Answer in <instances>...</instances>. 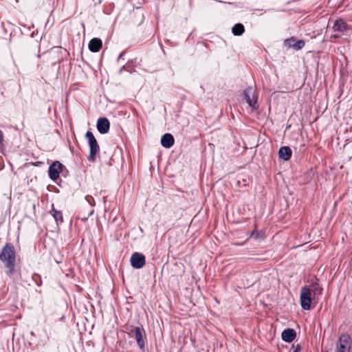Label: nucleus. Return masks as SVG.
Segmentation results:
<instances>
[{
    "instance_id": "nucleus-14",
    "label": "nucleus",
    "mask_w": 352,
    "mask_h": 352,
    "mask_svg": "<svg viewBox=\"0 0 352 352\" xmlns=\"http://www.w3.org/2000/svg\"><path fill=\"white\" fill-rule=\"evenodd\" d=\"M50 214L53 216L57 223L63 222L62 212L59 210H56L54 208V206L52 207V209L50 211Z\"/></svg>"
},
{
    "instance_id": "nucleus-24",
    "label": "nucleus",
    "mask_w": 352,
    "mask_h": 352,
    "mask_svg": "<svg viewBox=\"0 0 352 352\" xmlns=\"http://www.w3.org/2000/svg\"><path fill=\"white\" fill-rule=\"evenodd\" d=\"M316 291H318V293H319L320 294H322V288H319V289L316 288V289H315V292H316ZM314 294H316V292H314Z\"/></svg>"
},
{
    "instance_id": "nucleus-6",
    "label": "nucleus",
    "mask_w": 352,
    "mask_h": 352,
    "mask_svg": "<svg viewBox=\"0 0 352 352\" xmlns=\"http://www.w3.org/2000/svg\"><path fill=\"white\" fill-rule=\"evenodd\" d=\"M64 166L58 161L54 162L49 167V177L53 180L56 181L59 178V175Z\"/></svg>"
},
{
    "instance_id": "nucleus-17",
    "label": "nucleus",
    "mask_w": 352,
    "mask_h": 352,
    "mask_svg": "<svg viewBox=\"0 0 352 352\" xmlns=\"http://www.w3.org/2000/svg\"><path fill=\"white\" fill-rule=\"evenodd\" d=\"M102 45H87V49L91 52H98Z\"/></svg>"
},
{
    "instance_id": "nucleus-2",
    "label": "nucleus",
    "mask_w": 352,
    "mask_h": 352,
    "mask_svg": "<svg viewBox=\"0 0 352 352\" xmlns=\"http://www.w3.org/2000/svg\"><path fill=\"white\" fill-rule=\"evenodd\" d=\"M85 138L87 140L90 151L88 160L94 162L96 160V155L100 151V146L91 131H87L85 134Z\"/></svg>"
},
{
    "instance_id": "nucleus-20",
    "label": "nucleus",
    "mask_w": 352,
    "mask_h": 352,
    "mask_svg": "<svg viewBox=\"0 0 352 352\" xmlns=\"http://www.w3.org/2000/svg\"><path fill=\"white\" fill-rule=\"evenodd\" d=\"M295 50H299L302 48V45H292Z\"/></svg>"
},
{
    "instance_id": "nucleus-8",
    "label": "nucleus",
    "mask_w": 352,
    "mask_h": 352,
    "mask_svg": "<svg viewBox=\"0 0 352 352\" xmlns=\"http://www.w3.org/2000/svg\"><path fill=\"white\" fill-rule=\"evenodd\" d=\"M133 338H135L139 348L141 350H144L146 344V334L144 329L141 327H137L135 329Z\"/></svg>"
},
{
    "instance_id": "nucleus-16",
    "label": "nucleus",
    "mask_w": 352,
    "mask_h": 352,
    "mask_svg": "<svg viewBox=\"0 0 352 352\" xmlns=\"http://www.w3.org/2000/svg\"><path fill=\"white\" fill-rule=\"evenodd\" d=\"M284 44H305V41L302 39L298 40L292 36L285 40Z\"/></svg>"
},
{
    "instance_id": "nucleus-28",
    "label": "nucleus",
    "mask_w": 352,
    "mask_h": 352,
    "mask_svg": "<svg viewBox=\"0 0 352 352\" xmlns=\"http://www.w3.org/2000/svg\"><path fill=\"white\" fill-rule=\"evenodd\" d=\"M124 67H122V68L120 69V72H122V69H124Z\"/></svg>"
},
{
    "instance_id": "nucleus-10",
    "label": "nucleus",
    "mask_w": 352,
    "mask_h": 352,
    "mask_svg": "<svg viewBox=\"0 0 352 352\" xmlns=\"http://www.w3.org/2000/svg\"><path fill=\"white\" fill-rule=\"evenodd\" d=\"M350 26L343 20L338 19L334 21L333 30L335 32H343L348 30Z\"/></svg>"
},
{
    "instance_id": "nucleus-23",
    "label": "nucleus",
    "mask_w": 352,
    "mask_h": 352,
    "mask_svg": "<svg viewBox=\"0 0 352 352\" xmlns=\"http://www.w3.org/2000/svg\"><path fill=\"white\" fill-rule=\"evenodd\" d=\"M3 132L0 130V143L3 141Z\"/></svg>"
},
{
    "instance_id": "nucleus-9",
    "label": "nucleus",
    "mask_w": 352,
    "mask_h": 352,
    "mask_svg": "<svg viewBox=\"0 0 352 352\" xmlns=\"http://www.w3.org/2000/svg\"><path fill=\"white\" fill-rule=\"evenodd\" d=\"M110 128V123L107 118H100L97 121V129L100 133L105 134L108 133Z\"/></svg>"
},
{
    "instance_id": "nucleus-25",
    "label": "nucleus",
    "mask_w": 352,
    "mask_h": 352,
    "mask_svg": "<svg viewBox=\"0 0 352 352\" xmlns=\"http://www.w3.org/2000/svg\"><path fill=\"white\" fill-rule=\"evenodd\" d=\"M85 48H84V45H82V48H81V52L83 53L85 52Z\"/></svg>"
},
{
    "instance_id": "nucleus-18",
    "label": "nucleus",
    "mask_w": 352,
    "mask_h": 352,
    "mask_svg": "<svg viewBox=\"0 0 352 352\" xmlns=\"http://www.w3.org/2000/svg\"><path fill=\"white\" fill-rule=\"evenodd\" d=\"M88 44H102V40L98 38H92Z\"/></svg>"
},
{
    "instance_id": "nucleus-11",
    "label": "nucleus",
    "mask_w": 352,
    "mask_h": 352,
    "mask_svg": "<svg viewBox=\"0 0 352 352\" xmlns=\"http://www.w3.org/2000/svg\"><path fill=\"white\" fill-rule=\"evenodd\" d=\"M281 337L285 342H291L296 338V333L293 329H287L282 332Z\"/></svg>"
},
{
    "instance_id": "nucleus-26",
    "label": "nucleus",
    "mask_w": 352,
    "mask_h": 352,
    "mask_svg": "<svg viewBox=\"0 0 352 352\" xmlns=\"http://www.w3.org/2000/svg\"><path fill=\"white\" fill-rule=\"evenodd\" d=\"M122 55H123V52H122V53H121V54H120V56H119L118 58H119V59H120V58H122Z\"/></svg>"
},
{
    "instance_id": "nucleus-15",
    "label": "nucleus",
    "mask_w": 352,
    "mask_h": 352,
    "mask_svg": "<svg viewBox=\"0 0 352 352\" xmlns=\"http://www.w3.org/2000/svg\"><path fill=\"white\" fill-rule=\"evenodd\" d=\"M244 26L241 23L235 24L232 29V32L235 36H241L244 32Z\"/></svg>"
},
{
    "instance_id": "nucleus-21",
    "label": "nucleus",
    "mask_w": 352,
    "mask_h": 352,
    "mask_svg": "<svg viewBox=\"0 0 352 352\" xmlns=\"http://www.w3.org/2000/svg\"><path fill=\"white\" fill-rule=\"evenodd\" d=\"M294 351L293 352H298V351L300 349V346L299 345H297L296 348L293 346Z\"/></svg>"
},
{
    "instance_id": "nucleus-4",
    "label": "nucleus",
    "mask_w": 352,
    "mask_h": 352,
    "mask_svg": "<svg viewBox=\"0 0 352 352\" xmlns=\"http://www.w3.org/2000/svg\"><path fill=\"white\" fill-rule=\"evenodd\" d=\"M311 293L309 288L305 286L300 291V304L304 310H309L311 307Z\"/></svg>"
},
{
    "instance_id": "nucleus-3",
    "label": "nucleus",
    "mask_w": 352,
    "mask_h": 352,
    "mask_svg": "<svg viewBox=\"0 0 352 352\" xmlns=\"http://www.w3.org/2000/svg\"><path fill=\"white\" fill-rule=\"evenodd\" d=\"M243 95L247 103L250 107L253 109H257V99L258 96L256 94V91L252 87H248L243 91Z\"/></svg>"
},
{
    "instance_id": "nucleus-7",
    "label": "nucleus",
    "mask_w": 352,
    "mask_h": 352,
    "mask_svg": "<svg viewBox=\"0 0 352 352\" xmlns=\"http://www.w3.org/2000/svg\"><path fill=\"white\" fill-rule=\"evenodd\" d=\"M146 263L145 256L143 254L134 252L131 257V265L135 269L142 268Z\"/></svg>"
},
{
    "instance_id": "nucleus-12",
    "label": "nucleus",
    "mask_w": 352,
    "mask_h": 352,
    "mask_svg": "<svg viewBox=\"0 0 352 352\" xmlns=\"http://www.w3.org/2000/svg\"><path fill=\"white\" fill-rule=\"evenodd\" d=\"M174 142V138L170 133H165L161 138L162 145L166 148H170Z\"/></svg>"
},
{
    "instance_id": "nucleus-5",
    "label": "nucleus",
    "mask_w": 352,
    "mask_h": 352,
    "mask_svg": "<svg viewBox=\"0 0 352 352\" xmlns=\"http://www.w3.org/2000/svg\"><path fill=\"white\" fill-rule=\"evenodd\" d=\"M351 338L349 335L342 334L337 343L336 352H349Z\"/></svg>"
},
{
    "instance_id": "nucleus-22",
    "label": "nucleus",
    "mask_w": 352,
    "mask_h": 352,
    "mask_svg": "<svg viewBox=\"0 0 352 352\" xmlns=\"http://www.w3.org/2000/svg\"><path fill=\"white\" fill-rule=\"evenodd\" d=\"M251 236H255V237H257V236H258V232H257L256 230H254V231L252 232Z\"/></svg>"
},
{
    "instance_id": "nucleus-13",
    "label": "nucleus",
    "mask_w": 352,
    "mask_h": 352,
    "mask_svg": "<svg viewBox=\"0 0 352 352\" xmlns=\"http://www.w3.org/2000/svg\"><path fill=\"white\" fill-rule=\"evenodd\" d=\"M278 156L284 160H289L292 157V150L289 146H283L278 151Z\"/></svg>"
},
{
    "instance_id": "nucleus-1",
    "label": "nucleus",
    "mask_w": 352,
    "mask_h": 352,
    "mask_svg": "<svg viewBox=\"0 0 352 352\" xmlns=\"http://www.w3.org/2000/svg\"><path fill=\"white\" fill-rule=\"evenodd\" d=\"M0 260L8 269L7 274L11 276L15 272L16 252L10 243H7L0 252Z\"/></svg>"
},
{
    "instance_id": "nucleus-19",
    "label": "nucleus",
    "mask_w": 352,
    "mask_h": 352,
    "mask_svg": "<svg viewBox=\"0 0 352 352\" xmlns=\"http://www.w3.org/2000/svg\"><path fill=\"white\" fill-rule=\"evenodd\" d=\"M138 327H134V326H131L129 329H128V334L129 335L130 337H133L134 334H135V329L137 328Z\"/></svg>"
},
{
    "instance_id": "nucleus-27",
    "label": "nucleus",
    "mask_w": 352,
    "mask_h": 352,
    "mask_svg": "<svg viewBox=\"0 0 352 352\" xmlns=\"http://www.w3.org/2000/svg\"><path fill=\"white\" fill-rule=\"evenodd\" d=\"M89 197H90L89 196H87V197H85L88 202H89Z\"/></svg>"
}]
</instances>
